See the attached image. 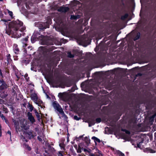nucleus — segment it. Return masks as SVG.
<instances>
[{
  "label": "nucleus",
  "instance_id": "nucleus-1",
  "mask_svg": "<svg viewBox=\"0 0 156 156\" xmlns=\"http://www.w3.org/2000/svg\"><path fill=\"white\" fill-rule=\"evenodd\" d=\"M26 30V27L23 22L19 20L12 21L6 27L5 33L12 37L18 38L21 37L23 33Z\"/></svg>",
  "mask_w": 156,
  "mask_h": 156
},
{
  "label": "nucleus",
  "instance_id": "nucleus-2",
  "mask_svg": "<svg viewBox=\"0 0 156 156\" xmlns=\"http://www.w3.org/2000/svg\"><path fill=\"white\" fill-rule=\"evenodd\" d=\"M52 105L55 109L56 110L59 112V113L62 115V117H64L65 118L66 117L62 108L56 102H54L53 103Z\"/></svg>",
  "mask_w": 156,
  "mask_h": 156
},
{
  "label": "nucleus",
  "instance_id": "nucleus-3",
  "mask_svg": "<svg viewBox=\"0 0 156 156\" xmlns=\"http://www.w3.org/2000/svg\"><path fill=\"white\" fill-rule=\"evenodd\" d=\"M30 98L32 100H33L34 102L38 106H40L41 107V105L43 104L42 101L40 100L38 98L37 94L35 93H33L31 94Z\"/></svg>",
  "mask_w": 156,
  "mask_h": 156
},
{
  "label": "nucleus",
  "instance_id": "nucleus-4",
  "mask_svg": "<svg viewBox=\"0 0 156 156\" xmlns=\"http://www.w3.org/2000/svg\"><path fill=\"white\" fill-rule=\"evenodd\" d=\"M20 126L22 130H27L29 127L27 121L24 119H21L20 120Z\"/></svg>",
  "mask_w": 156,
  "mask_h": 156
},
{
  "label": "nucleus",
  "instance_id": "nucleus-5",
  "mask_svg": "<svg viewBox=\"0 0 156 156\" xmlns=\"http://www.w3.org/2000/svg\"><path fill=\"white\" fill-rule=\"evenodd\" d=\"M24 136L26 137H27L30 139L33 137V133L31 131H29L27 133L24 132L23 133Z\"/></svg>",
  "mask_w": 156,
  "mask_h": 156
},
{
  "label": "nucleus",
  "instance_id": "nucleus-6",
  "mask_svg": "<svg viewBox=\"0 0 156 156\" xmlns=\"http://www.w3.org/2000/svg\"><path fill=\"white\" fill-rule=\"evenodd\" d=\"M28 119L32 123H33L35 122V120L33 116L32 115L31 113L30 112L28 113Z\"/></svg>",
  "mask_w": 156,
  "mask_h": 156
},
{
  "label": "nucleus",
  "instance_id": "nucleus-7",
  "mask_svg": "<svg viewBox=\"0 0 156 156\" xmlns=\"http://www.w3.org/2000/svg\"><path fill=\"white\" fill-rule=\"evenodd\" d=\"M13 50L14 53L17 54L19 53V49L18 46L16 44H14L13 45Z\"/></svg>",
  "mask_w": 156,
  "mask_h": 156
},
{
  "label": "nucleus",
  "instance_id": "nucleus-8",
  "mask_svg": "<svg viewBox=\"0 0 156 156\" xmlns=\"http://www.w3.org/2000/svg\"><path fill=\"white\" fill-rule=\"evenodd\" d=\"M69 9L68 7H61L59 8L58 10L59 11L65 12L68 11Z\"/></svg>",
  "mask_w": 156,
  "mask_h": 156
},
{
  "label": "nucleus",
  "instance_id": "nucleus-9",
  "mask_svg": "<svg viewBox=\"0 0 156 156\" xmlns=\"http://www.w3.org/2000/svg\"><path fill=\"white\" fill-rule=\"evenodd\" d=\"M91 139L94 140L96 144L97 143H99L101 142V141L99 139L94 136H93L91 138Z\"/></svg>",
  "mask_w": 156,
  "mask_h": 156
},
{
  "label": "nucleus",
  "instance_id": "nucleus-10",
  "mask_svg": "<svg viewBox=\"0 0 156 156\" xmlns=\"http://www.w3.org/2000/svg\"><path fill=\"white\" fill-rule=\"evenodd\" d=\"M2 85L0 86V89H3L6 87V85L4 81H1Z\"/></svg>",
  "mask_w": 156,
  "mask_h": 156
},
{
  "label": "nucleus",
  "instance_id": "nucleus-11",
  "mask_svg": "<svg viewBox=\"0 0 156 156\" xmlns=\"http://www.w3.org/2000/svg\"><path fill=\"white\" fill-rule=\"evenodd\" d=\"M51 20L50 19L48 21V23H46L47 25H46V26L44 27V28L46 29V28H49V24H51Z\"/></svg>",
  "mask_w": 156,
  "mask_h": 156
},
{
  "label": "nucleus",
  "instance_id": "nucleus-12",
  "mask_svg": "<svg viewBox=\"0 0 156 156\" xmlns=\"http://www.w3.org/2000/svg\"><path fill=\"white\" fill-rule=\"evenodd\" d=\"M23 146L28 151H30L31 149V148L27 144H24Z\"/></svg>",
  "mask_w": 156,
  "mask_h": 156
},
{
  "label": "nucleus",
  "instance_id": "nucleus-13",
  "mask_svg": "<svg viewBox=\"0 0 156 156\" xmlns=\"http://www.w3.org/2000/svg\"><path fill=\"white\" fill-rule=\"evenodd\" d=\"M128 16V15L127 14H126L122 16L121 18L122 20H124Z\"/></svg>",
  "mask_w": 156,
  "mask_h": 156
},
{
  "label": "nucleus",
  "instance_id": "nucleus-14",
  "mask_svg": "<svg viewBox=\"0 0 156 156\" xmlns=\"http://www.w3.org/2000/svg\"><path fill=\"white\" fill-rule=\"evenodd\" d=\"M6 11H7L8 12V14H9V15L11 17H12L13 16V13L12 12V11H10L8 9L6 10Z\"/></svg>",
  "mask_w": 156,
  "mask_h": 156
},
{
  "label": "nucleus",
  "instance_id": "nucleus-15",
  "mask_svg": "<svg viewBox=\"0 0 156 156\" xmlns=\"http://www.w3.org/2000/svg\"><path fill=\"white\" fill-rule=\"evenodd\" d=\"M117 153L119 156H124V154L119 151H117Z\"/></svg>",
  "mask_w": 156,
  "mask_h": 156
},
{
  "label": "nucleus",
  "instance_id": "nucleus-16",
  "mask_svg": "<svg viewBox=\"0 0 156 156\" xmlns=\"http://www.w3.org/2000/svg\"><path fill=\"white\" fill-rule=\"evenodd\" d=\"M35 113L36 116L37 117L38 119H40V116L39 114L38 113V112L37 111H36L35 112Z\"/></svg>",
  "mask_w": 156,
  "mask_h": 156
},
{
  "label": "nucleus",
  "instance_id": "nucleus-17",
  "mask_svg": "<svg viewBox=\"0 0 156 156\" xmlns=\"http://www.w3.org/2000/svg\"><path fill=\"white\" fill-rule=\"evenodd\" d=\"M68 57L69 58H72L73 57V55L71 54L70 52H69L68 53Z\"/></svg>",
  "mask_w": 156,
  "mask_h": 156
},
{
  "label": "nucleus",
  "instance_id": "nucleus-18",
  "mask_svg": "<svg viewBox=\"0 0 156 156\" xmlns=\"http://www.w3.org/2000/svg\"><path fill=\"white\" fill-rule=\"evenodd\" d=\"M140 34V33H138L137 34V36H136V37L134 38V40L135 41L136 40L138 39L139 38Z\"/></svg>",
  "mask_w": 156,
  "mask_h": 156
},
{
  "label": "nucleus",
  "instance_id": "nucleus-19",
  "mask_svg": "<svg viewBox=\"0 0 156 156\" xmlns=\"http://www.w3.org/2000/svg\"><path fill=\"white\" fill-rule=\"evenodd\" d=\"M77 18H78L76 16L74 15H71L70 17V18L72 19H76Z\"/></svg>",
  "mask_w": 156,
  "mask_h": 156
},
{
  "label": "nucleus",
  "instance_id": "nucleus-20",
  "mask_svg": "<svg viewBox=\"0 0 156 156\" xmlns=\"http://www.w3.org/2000/svg\"><path fill=\"white\" fill-rule=\"evenodd\" d=\"M63 153V152L62 151H59L58 152V156H63V155L62 154V153Z\"/></svg>",
  "mask_w": 156,
  "mask_h": 156
},
{
  "label": "nucleus",
  "instance_id": "nucleus-21",
  "mask_svg": "<svg viewBox=\"0 0 156 156\" xmlns=\"http://www.w3.org/2000/svg\"><path fill=\"white\" fill-rule=\"evenodd\" d=\"M15 123V127H16V131L18 130L19 131H20V130L19 129V128H18V126L16 125V123Z\"/></svg>",
  "mask_w": 156,
  "mask_h": 156
},
{
  "label": "nucleus",
  "instance_id": "nucleus-22",
  "mask_svg": "<svg viewBox=\"0 0 156 156\" xmlns=\"http://www.w3.org/2000/svg\"><path fill=\"white\" fill-rule=\"evenodd\" d=\"M74 118L75 119H76L77 120H79L80 119L79 118H78L76 116H75L74 117Z\"/></svg>",
  "mask_w": 156,
  "mask_h": 156
},
{
  "label": "nucleus",
  "instance_id": "nucleus-23",
  "mask_svg": "<svg viewBox=\"0 0 156 156\" xmlns=\"http://www.w3.org/2000/svg\"><path fill=\"white\" fill-rule=\"evenodd\" d=\"M156 114H154L150 118V120H153L154 117L156 116Z\"/></svg>",
  "mask_w": 156,
  "mask_h": 156
},
{
  "label": "nucleus",
  "instance_id": "nucleus-24",
  "mask_svg": "<svg viewBox=\"0 0 156 156\" xmlns=\"http://www.w3.org/2000/svg\"><path fill=\"white\" fill-rule=\"evenodd\" d=\"M0 116L2 118V119H5V117L0 112Z\"/></svg>",
  "mask_w": 156,
  "mask_h": 156
},
{
  "label": "nucleus",
  "instance_id": "nucleus-25",
  "mask_svg": "<svg viewBox=\"0 0 156 156\" xmlns=\"http://www.w3.org/2000/svg\"><path fill=\"white\" fill-rule=\"evenodd\" d=\"M7 96V94H5L4 95H3L2 94L1 95V97L2 98H5Z\"/></svg>",
  "mask_w": 156,
  "mask_h": 156
},
{
  "label": "nucleus",
  "instance_id": "nucleus-26",
  "mask_svg": "<svg viewBox=\"0 0 156 156\" xmlns=\"http://www.w3.org/2000/svg\"><path fill=\"white\" fill-rule=\"evenodd\" d=\"M149 152L151 153H154L155 152V151L151 149H149Z\"/></svg>",
  "mask_w": 156,
  "mask_h": 156
},
{
  "label": "nucleus",
  "instance_id": "nucleus-27",
  "mask_svg": "<svg viewBox=\"0 0 156 156\" xmlns=\"http://www.w3.org/2000/svg\"><path fill=\"white\" fill-rule=\"evenodd\" d=\"M96 121L98 122L99 123L101 122V120L99 118H98L96 119Z\"/></svg>",
  "mask_w": 156,
  "mask_h": 156
},
{
  "label": "nucleus",
  "instance_id": "nucleus-28",
  "mask_svg": "<svg viewBox=\"0 0 156 156\" xmlns=\"http://www.w3.org/2000/svg\"><path fill=\"white\" fill-rule=\"evenodd\" d=\"M122 131H125V132H126V133H127V134H129L130 133V132H129V131H127V130H122Z\"/></svg>",
  "mask_w": 156,
  "mask_h": 156
},
{
  "label": "nucleus",
  "instance_id": "nucleus-29",
  "mask_svg": "<svg viewBox=\"0 0 156 156\" xmlns=\"http://www.w3.org/2000/svg\"><path fill=\"white\" fill-rule=\"evenodd\" d=\"M2 16H3V15L2 14V12L1 10L0 9V17H2Z\"/></svg>",
  "mask_w": 156,
  "mask_h": 156
},
{
  "label": "nucleus",
  "instance_id": "nucleus-30",
  "mask_svg": "<svg viewBox=\"0 0 156 156\" xmlns=\"http://www.w3.org/2000/svg\"><path fill=\"white\" fill-rule=\"evenodd\" d=\"M3 103V101L2 99H0V104H2Z\"/></svg>",
  "mask_w": 156,
  "mask_h": 156
},
{
  "label": "nucleus",
  "instance_id": "nucleus-31",
  "mask_svg": "<svg viewBox=\"0 0 156 156\" xmlns=\"http://www.w3.org/2000/svg\"><path fill=\"white\" fill-rule=\"evenodd\" d=\"M7 20H1V21H2L4 22H7Z\"/></svg>",
  "mask_w": 156,
  "mask_h": 156
},
{
  "label": "nucleus",
  "instance_id": "nucleus-32",
  "mask_svg": "<svg viewBox=\"0 0 156 156\" xmlns=\"http://www.w3.org/2000/svg\"><path fill=\"white\" fill-rule=\"evenodd\" d=\"M7 133H8V134H9L10 135V136H11V132H10V131H8V132H7Z\"/></svg>",
  "mask_w": 156,
  "mask_h": 156
},
{
  "label": "nucleus",
  "instance_id": "nucleus-33",
  "mask_svg": "<svg viewBox=\"0 0 156 156\" xmlns=\"http://www.w3.org/2000/svg\"><path fill=\"white\" fill-rule=\"evenodd\" d=\"M30 109L31 111H32L33 110V107L32 106H30Z\"/></svg>",
  "mask_w": 156,
  "mask_h": 156
},
{
  "label": "nucleus",
  "instance_id": "nucleus-34",
  "mask_svg": "<svg viewBox=\"0 0 156 156\" xmlns=\"http://www.w3.org/2000/svg\"><path fill=\"white\" fill-rule=\"evenodd\" d=\"M37 138L40 141H41L42 140V139L39 137L38 136Z\"/></svg>",
  "mask_w": 156,
  "mask_h": 156
},
{
  "label": "nucleus",
  "instance_id": "nucleus-35",
  "mask_svg": "<svg viewBox=\"0 0 156 156\" xmlns=\"http://www.w3.org/2000/svg\"><path fill=\"white\" fill-rule=\"evenodd\" d=\"M77 152L78 153H80L81 152V151L80 149H78L77 150Z\"/></svg>",
  "mask_w": 156,
  "mask_h": 156
},
{
  "label": "nucleus",
  "instance_id": "nucleus-36",
  "mask_svg": "<svg viewBox=\"0 0 156 156\" xmlns=\"http://www.w3.org/2000/svg\"><path fill=\"white\" fill-rule=\"evenodd\" d=\"M0 75L1 76H2V73L1 70V69H0Z\"/></svg>",
  "mask_w": 156,
  "mask_h": 156
},
{
  "label": "nucleus",
  "instance_id": "nucleus-37",
  "mask_svg": "<svg viewBox=\"0 0 156 156\" xmlns=\"http://www.w3.org/2000/svg\"><path fill=\"white\" fill-rule=\"evenodd\" d=\"M89 156H95L93 154H90L89 155Z\"/></svg>",
  "mask_w": 156,
  "mask_h": 156
},
{
  "label": "nucleus",
  "instance_id": "nucleus-38",
  "mask_svg": "<svg viewBox=\"0 0 156 156\" xmlns=\"http://www.w3.org/2000/svg\"><path fill=\"white\" fill-rule=\"evenodd\" d=\"M141 143H140L139 144H137V147H140V144Z\"/></svg>",
  "mask_w": 156,
  "mask_h": 156
},
{
  "label": "nucleus",
  "instance_id": "nucleus-39",
  "mask_svg": "<svg viewBox=\"0 0 156 156\" xmlns=\"http://www.w3.org/2000/svg\"><path fill=\"white\" fill-rule=\"evenodd\" d=\"M86 139L87 140H89V138L88 137H86Z\"/></svg>",
  "mask_w": 156,
  "mask_h": 156
},
{
  "label": "nucleus",
  "instance_id": "nucleus-40",
  "mask_svg": "<svg viewBox=\"0 0 156 156\" xmlns=\"http://www.w3.org/2000/svg\"><path fill=\"white\" fill-rule=\"evenodd\" d=\"M23 140H25L26 142H27V141L26 140H25V138L24 137H23Z\"/></svg>",
  "mask_w": 156,
  "mask_h": 156
},
{
  "label": "nucleus",
  "instance_id": "nucleus-41",
  "mask_svg": "<svg viewBox=\"0 0 156 156\" xmlns=\"http://www.w3.org/2000/svg\"><path fill=\"white\" fill-rule=\"evenodd\" d=\"M27 40H28V39H27V38H26L25 39V41H27Z\"/></svg>",
  "mask_w": 156,
  "mask_h": 156
},
{
  "label": "nucleus",
  "instance_id": "nucleus-42",
  "mask_svg": "<svg viewBox=\"0 0 156 156\" xmlns=\"http://www.w3.org/2000/svg\"><path fill=\"white\" fill-rule=\"evenodd\" d=\"M89 126H90V127L91 126L90 125V124H89Z\"/></svg>",
  "mask_w": 156,
  "mask_h": 156
},
{
  "label": "nucleus",
  "instance_id": "nucleus-43",
  "mask_svg": "<svg viewBox=\"0 0 156 156\" xmlns=\"http://www.w3.org/2000/svg\"><path fill=\"white\" fill-rule=\"evenodd\" d=\"M59 146H60V147H61V144H59Z\"/></svg>",
  "mask_w": 156,
  "mask_h": 156
},
{
  "label": "nucleus",
  "instance_id": "nucleus-44",
  "mask_svg": "<svg viewBox=\"0 0 156 156\" xmlns=\"http://www.w3.org/2000/svg\"><path fill=\"white\" fill-rule=\"evenodd\" d=\"M27 76V75H26H26H25V76Z\"/></svg>",
  "mask_w": 156,
  "mask_h": 156
},
{
  "label": "nucleus",
  "instance_id": "nucleus-45",
  "mask_svg": "<svg viewBox=\"0 0 156 156\" xmlns=\"http://www.w3.org/2000/svg\"><path fill=\"white\" fill-rule=\"evenodd\" d=\"M3 0H0V1H3Z\"/></svg>",
  "mask_w": 156,
  "mask_h": 156
},
{
  "label": "nucleus",
  "instance_id": "nucleus-46",
  "mask_svg": "<svg viewBox=\"0 0 156 156\" xmlns=\"http://www.w3.org/2000/svg\"><path fill=\"white\" fill-rule=\"evenodd\" d=\"M42 37H43V35H42L41 36Z\"/></svg>",
  "mask_w": 156,
  "mask_h": 156
},
{
  "label": "nucleus",
  "instance_id": "nucleus-47",
  "mask_svg": "<svg viewBox=\"0 0 156 156\" xmlns=\"http://www.w3.org/2000/svg\"><path fill=\"white\" fill-rule=\"evenodd\" d=\"M155 121L156 122V120H155Z\"/></svg>",
  "mask_w": 156,
  "mask_h": 156
}]
</instances>
